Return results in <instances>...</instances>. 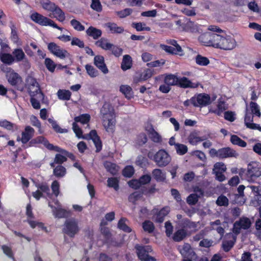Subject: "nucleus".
I'll use <instances>...</instances> for the list:
<instances>
[{"instance_id":"nucleus-52","label":"nucleus","mask_w":261,"mask_h":261,"mask_svg":"<svg viewBox=\"0 0 261 261\" xmlns=\"http://www.w3.org/2000/svg\"><path fill=\"white\" fill-rule=\"evenodd\" d=\"M196 63L200 66H206L210 63L208 59L198 55L195 58Z\"/></svg>"},{"instance_id":"nucleus-55","label":"nucleus","mask_w":261,"mask_h":261,"mask_svg":"<svg viewBox=\"0 0 261 261\" xmlns=\"http://www.w3.org/2000/svg\"><path fill=\"white\" fill-rule=\"evenodd\" d=\"M178 249L181 255L186 257L191 250V246L189 244L185 243L183 245L179 246Z\"/></svg>"},{"instance_id":"nucleus-40","label":"nucleus","mask_w":261,"mask_h":261,"mask_svg":"<svg viewBox=\"0 0 261 261\" xmlns=\"http://www.w3.org/2000/svg\"><path fill=\"white\" fill-rule=\"evenodd\" d=\"M0 60L3 63L8 65H11L14 62L13 56L7 53H1Z\"/></svg>"},{"instance_id":"nucleus-16","label":"nucleus","mask_w":261,"mask_h":261,"mask_svg":"<svg viewBox=\"0 0 261 261\" xmlns=\"http://www.w3.org/2000/svg\"><path fill=\"white\" fill-rule=\"evenodd\" d=\"M35 133L34 129L30 126H27L24 130L22 132L21 138L18 137L17 141H21L23 144H25L33 137Z\"/></svg>"},{"instance_id":"nucleus-11","label":"nucleus","mask_w":261,"mask_h":261,"mask_svg":"<svg viewBox=\"0 0 261 261\" xmlns=\"http://www.w3.org/2000/svg\"><path fill=\"white\" fill-rule=\"evenodd\" d=\"M192 100L195 101V107L205 106L210 104L212 102L209 95L206 94H200L197 96L192 97Z\"/></svg>"},{"instance_id":"nucleus-64","label":"nucleus","mask_w":261,"mask_h":261,"mask_svg":"<svg viewBox=\"0 0 261 261\" xmlns=\"http://www.w3.org/2000/svg\"><path fill=\"white\" fill-rule=\"evenodd\" d=\"M134 173V169L132 166H126L123 170V175L125 177H130Z\"/></svg>"},{"instance_id":"nucleus-5","label":"nucleus","mask_w":261,"mask_h":261,"mask_svg":"<svg viewBox=\"0 0 261 261\" xmlns=\"http://www.w3.org/2000/svg\"><path fill=\"white\" fill-rule=\"evenodd\" d=\"M261 176L260 168L257 162H251L248 164L246 172V179L249 182H254Z\"/></svg>"},{"instance_id":"nucleus-34","label":"nucleus","mask_w":261,"mask_h":261,"mask_svg":"<svg viewBox=\"0 0 261 261\" xmlns=\"http://www.w3.org/2000/svg\"><path fill=\"white\" fill-rule=\"evenodd\" d=\"M31 102L32 107L35 109L40 108V101L43 99V94L42 93H39L36 96H31Z\"/></svg>"},{"instance_id":"nucleus-44","label":"nucleus","mask_w":261,"mask_h":261,"mask_svg":"<svg viewBox=\"0 0 261 261\" xmlns=\"http://www.w3.org/2000/svg\"><path fill=\"white\" fill-rule=\"evenodd\" d=\"M57 95L60 99L63 100H68L70 99L71 93L68 90L60 89L57 92Z\"/></svg>"},{"instance_id":"nucleus-38","label":"nucleus","mask_w":261,"mask_h":261,"mask_svg":"<svg viewBox=\"0 0 261 261\" xmlns=\"http://www.w3.org/2000/svg\"><path fill=\"white\" fill-rule=\"evenodd\" d=\"M178 78L174 74H167L164 76V82L170 87L178 84Z\"/></svg>"},{"instance_id":"nucleus-2","label":"nucleus","mask_w":261,"mask_h":261,"mask_svg":"<svg viewBox=\"0 0 261 261\" xmlns=\"http://www.w3.org/2000/svg\"><path fill=\"white\" fill-rule=\"evenodd\" d=\"M214 42L213 47L223 50H231L237 45L235 39L228 35H223L216 33L213 37Z\"/></svg>"},{"instance_id":"nucleus-56","label":"nucleus","mask_w":261,"mask_h":261,"mask_svg":"<svg viewBox=\"0 0 261 261\" xmlns=\"http://www.w3.org/2000/svg\"><path fill=\"white\" fill-rule=\"evenodd\" d=\"M72 129L77 138L87 139V137L83 135V132L81 128L78 126L77 123H76L75 122H73L72 123Z\"/></svg>"},{"instance_id":"nucleus-50","label":"nucleus","mask_w":261,"mask_h":261,"mask_svg":"<svg viewBox=\"0 0 261 261\" xmlns=\"http://www.w3.org/2000/svg\"><path fill=\"white\" fill-rule=\"evenodd\" d=\"M107 186L110 188H114L116 191L119 189V180L116 177L108 178Z\"/></svg>"},{"instance_id":"nucleus-25","label":"nucleus","mask_w":261,"mask_h":261,"mask_svg":"<svg viewBox=\"0 0 261 261\" xmlns=\"http://www.w3.org/2000/svg\"><path fill=\"white\" fill-rule=\"evenodd\" d=\"M195 193L190 194L187 199V202L191 205H194L198 201V198L203 195V192L198 188L194 190Z\"/></svg>"},{"instance_id":"nucleus-31","label":"nucleus","mask_w":261,"mask_h":261,"mask_svg":"<svg viewBox=\"0 0 261 261\" xmlns=\"http://www.w3.org/2000/svg\"><path fill=\"white\" fill-rule=\"evenodd\" d=\"M227 109V107L226 104L223 101H219L218 103L217 109H213L212 108H210L209 112L220 116Z\"/></svg>"},{"instance_id":"nucleus-26","label":"nucleus","mask_w":261,"mask_h":261,"mask_svg":"<svg viewBox=\"0 0 261 261\" xmlns=\"http://www.w3.org/2000/svg\"><path fill=\"white\" fill-rule=\"evenodd\" d=\"M86 137H87V139H90L92 140L97 151H99L101 149V143L99 138L97 136L96 130H92L88 136Z\"/></svg>"},{"instance_id":"nucleus-29","label":"nucleus","mask_w":261,"mask_h":261,"mask_svg":"<svg viewBox=\"0 0 261 261\" xmlns=\"http://www.w3.org/2000/svg\"><path fill=\"white\" fill-rule=\"evenodd\" d=\"M161 47L163 50L167 53L179 55L180 56H182L183 55L182 50L180 46H178L177 48H176L174 46H168L166 45H161Z\"/></svg>"},{"instance_id":"nucleus-19","label":"nucleus","mask_w":261,"mask_h":261,"mask_svg":"<svg viewBox=\"0 0 261 261\" xmlns=\"http://www.w3.org/2000/svg\"><path fill=\"white\" fill-rule=\"evenodd\" d=\"M107 30L112 34H122L124 31L122 27L119 26L115 22H109L103 24Z\"/></svg>"},{"instance_id":"nucleus-3","label":"nucleus","mask_w":261,"mask_h":261,"mask_svg":"<svg viewBox=\"0 0 261 261\" xmlns=\"http://www.w3.org/2000/svg\"><path fill=\"white\" fill-rule=\"evenodd\" d=\"M148 157L153 160L156 165L161 167L166 166L171 160L169 153L164 149L159 150L154 155L152 152H149Z\"/></svg>"},{"instance_id":"nucleus-43","label":"nucleus","mask_w":261,"mask_h":261,"mask_svg":"<svg viewBox=\"0 0 261 261\" xmlns=\"http://www.w3.org/2000/svg\"><path fill=\"white\" fill-rule=\"evenodd\" d=\"M90 115L88 114H83L74 118V122L76 123L80 122L83 124H88L90 120Z\"/></svg>"},{"instance_id":"nucleus-22","label":"nucleus","mask_w":261,"mask_h":261,"mask_svg":"<svg viewBox=\"0 0 261 261\" xmlns=\"http://www.w3.org/2000/svg\"><path fill=\"white\" fill-rule=\"evenodd\" d=\"M178 84L183 88H196L200 85L199 83H193L186 77L178 79Z\"/></svg>"},{"instance_id":"nucleus-59","label":"nucleus","mask_w":261,"mask_h":261,"mask_svg":"<svg viewBox=\"0 0 261 261\" xmlns=\"http://www.w3.org/2000/svg\"><path fill=\"white\" fill-rule=\"evenodd\" d=\"M50 123H51L53 128L58 133H66L68 132L67 129L62 128L55 121L51 120L50 119Z\"/></svg>"},{"instance_id":"nucleus-45","label":"nucleus","mask_w":261,"mask_h":261,"mask_svg":"<svg viewBox=\"0 0 261 261\" xmlns=\"http://www.w3.org/2000/svg\"><path fill=\"white\" fill-rule=\"evenodd\" d=\"M118 227L124 231L130 232L132 231L131 228L128 225V221L126 219L122 218L118 223Z\"/></svg>"},{"instance_id":"nucleus-41","label":"nucleus","mask_w":261,"mask_h":261,"mask_svg":"<svg viewBox=\"0 0 261 261\" xmlns=\"http://www.w3.org/2000/svg\"><path fill=\"white\" fill-rule=\"evenodd\" d=\"M120 91L127 99H130L133 97V92L130 86L128 85H121L120 87Z\"/></svg>"},{"instance_id":"nucleus-18","label":"nucleus","mask_w":261,"mask_h":261,"mask_svg":"<svg viewBox=\"0 0 261 261\" xmlns=\"http://www.w3.org/2000/svg\"><path fill=\"white\" fill-rule=\"evenodd\" d=\"M94 65L104 74H107L109 70L105 63L104 57L101 55H97L94 58Z\"/></svg>"},{"instance_id":"nucleus-48","label":"nucleus","mask_w":261,"mask_h":261,"mask_svg":"<svg viewBox=\"0 0 261 261\" xmlns=\"http://www.w3.org/2000/svg\"><path fill=\"white\" fill-rule=\"evenodd\" d=\"M85 69L87 74L92 78L96 77L99 75L98 70L91 65H86Z\"/></svg>"},{"instance_id":"nucleus-8","label":"nucleus","mask_w":261,"mask_h":261,"mask_svg":"<svg viewBox=\"0 0 261 261\" xmlns=\"http://www.w3.org/2000/svg\"><path fill=\"white\" fill-rule=\"evenodd\" d=\"M50 51L56 57L60 59H70V54L65 49L54 43H50Z\"/></svg>"},{"instance_id":"nucleus-17","label":"nucleus","mask_w":261,"mask_h":261,"mask_svg":"<svg viewBox=\"0 0 261 261\" xmlns=\"http://www.w3.org/2000/svg\"><path fill=\"white\" fill-rule=\"evenodd\" d=\"M53 16L60 21L65 20V15L63 12L55 4L50 3V15Z\"/></svg>"},{"instance_id":"nucleus-28","label":"nucleus","mask_w":261,"mask_h":261,"mask_svg":"<svg viewBox=\"0 0 261 261\" xmlns=\"http://www.w3.org/2000/svg\"><path fill=\"white\" fill-rule=\"evenodd\" d=\"M54 215L56 217L64 218L70 215V212L61 207L60 205H58L57 207H52Z\"/></svg>"},{"instance_id":"nucleus-39","label":"nucleus","mask_w":261,"mask_h":261,"mask_svg":"<svg viewBox=\"0 0 261 261\" xmlns=\"http://www.w3.org/2000/svg\"><path fill=\"white\" fill-rule=\"evenodd\" d=\"M132 66V58L129 55H124L121 63V68L123 70H126L131 68Z\"/></svg>"},{"instance_id":"nucleus-12","label":"nucleus","mask_w":261,"mask_h":261,"mask_svg":"<svg viewBox=\"0 0 261 261\" xmlns=\"http://www.w3.org/2000/svg\"><path fill=\"white\" fill-rule=\"evenodd\" d=\"M253 122V116L248 112V107L246 106V114L244 118V123L246 126L251 129H257L261 132V126Z\"/></svg>"},{"instance_id":"nucleus-33","label":"nucleus","mask_w":261,"mask_h":261,"mask_svg":"<svg viewBox=\"0 0 261 261\" xmlns=\"http://www.w3.org/2000/svg\"><path fill=\"white\" fill-rule=\"evenodd\" d=\"M104 167L107 171L113 175L116 174L119 170V167L116 164L110 162H105Z\"/></svg>"},{"instance_id":"nucleus-36","label":"nucleus","mask_w":261,"mask_h":261,"mask_svg":"<svg viewBox=\"0 0 261 261\" xmlns=\"http://www.w3.org/2000/svg\"><path fill=\"white\" fill-rule=\"evenodd\" d=\"M230 142L233 145L241 147H245L247 146V143L236 135H230Z\"/></svg>"},{"instance_id":"nucleus-9","label":"nucleus","mask_w":261,"mask_h":261,"mask_svg":"<svg viewBox=\"0 0 261 261\" xmlns=\"http://www.w3.org/2000/svg\"><path fill=\"white\" fill-rule=\"evenodd\" d=\"M251 224L250 220L246 217H242L239 220L234 222L233 227V232L235 234H239L242 229H248Z\"/></svg>"},{"instance_id":"nucleus-15","label":"nucleus","mask_w":261,"mask_h":261,"mask_svg":"<svg viewBox=\"0 0 261 261\" xmlns=\"http://www.w3.org/2000/svg\"><path fill=\"white\" fill-rule=\"evenodd\" d=\"M251 190L252 194L254 195L253 199L252 200V204L255 206H258L261 204V187L259 186H248Z\"/></svg>"},{"instance_id":"nucleus-37","label":"nucleus","mask_w":261,"mask_h":261,"mask_svg":"<svg viewBox=\"0 0 261 261\" xmlns=\"http://www.w3.org/2000/svg\"><path fill=\"white\" fill-rule=\"evenodd\" d=\"M95 44L104 50H110L113 46V44L110 43L107 39L101 38L97 41Z\"/></svg>"},{"instance_id":"nucleus-1","label":"nucleus","mask_w":261,"mask_h":261,"mask_svg":"<svg viewBox=\"0 0 261 261\" xmlns=\"http://www.w3.org/2000/svg\"><path fill=\"white\" fill-rule=\"evenodd\" d=\"M102 124L106 131L113 133L116 124L114 108L109 103H105L100 111Z\"/></svg>"},{"instance_id":"nucleus-4","label":"nucleus","mask_w":261,"mask_h":261,"mask_svg":"<svg viewBox=\"0 0 261 261\" xmlns=\"http://www.w3.org/2000/svg\"><path fill=\"white\" fill-rule=\"evenodd\" d=\"M80 230L79 221L77 219L73 218L68 219L64 222L63 232L70 238H74Z\"/></svg>"},{"instance_id":"nucleus-21","label":"nucleus","mask_w":261,"mask_h":261,"mask_svg":"<svg viewBox=\"0 0 261 261\" xmlns=\"http://www.w3.org/2000/svg\"><path fill=\"white\" fill-rule=\"evenodd\" d=\"M219 158H237L239 154L236 150L230 148L225 147L219 149Z\"/></svg>"},{"instance_id":"nucleus-23","label":"nucleus","mask_w":261,"mask_h":261,"mask_svg":"<svg viewBox=\"0 0 261 261\" xmlns=\"http://www.w3.org/2000/svg\"><path fill=\"white\" fill-rule=\"evenodd\" d=\"M31 18L33 21L40 25L45 26L49 25L48 19L37 12L32 13L31 15Z\"/></svg>"},{"instance_id":"nucleus-32","label":"nucleus","mask_w":261,"mask_h":261,"mask_svg":"<svg viewBox=\"0 0 261 261\" xmlns=\"http://www.w3.org/2000/svg\"><path fill=\"white\" fill-rule=\"evenodd\" d=\"M87 35L91 37L94 39H97L101 36L102 32L99 29L93 27H90L86 31Z\"/></svg>"},{"instance_id":"nucleus-10","label":"nucleus","mask_w":261,"mask_h":261,"mask_svg":"<svg viewBox=\"0 0 261 261\" xmlns=\"http://www.w3.org/2000/svg\"><path fill=\"white\" fill-rule=\"evenodd\" d=\"M26 215L27 216V222L32 228L38 227L42 230L45 229L42 223L33 220L34 218V215L32 212V207L30 203L28 204L27 205Z\"/></svg>"},{"instance_id":"nucleus-57","label":"nucleus","mask_w":261,"mask_h":261,"mask_svg":"<svg viewBox=\"0 0 261 261\" xmlns=\"http://www.w3.org/2000/svg\"><path fill=\"white\" fill-rule=\"evenodd\" d=\"M142 227L145 231L148 233H151L154 229V226L153 223L150 221H145L142 224Z\"/></svg>"},{"instance_id":"nucleus-27","label":"nucleus","mask_w":261,"mask_h":261,"mask_svg":"<svg viewBox=\"0 0 261 261\" xmlns=\"http://www.w3.org/2000/svg\"><path fill=\"white\" fill-rule=\"evenodd\" d=\"M67 151L63 150L59 153L56 154L54 162L51 164L52 167H54L55 164H62L67 160L66 155H67Z\"/></svg>"},{"instance_id":"nucleus-20","label":"nucleus","mask_w":261,"mask_h":261,"mask_svg":"<svg viewBox=\"0 0 261 261\" xmlns=\"http://www.w3.org/2000/svg\"><path fill=\"white\" fill-rule=\"evenodd\" d=\"M216 33H206L201 35L198 38L199 41L203 45L213 46L214 39Z\"/></svg>"},{"instance_id":"nucleus-61","label":"nucleus","mask_w":261,"mask_h":261,"mask_svg":"<svg viewBox=\"0 0 261 261\" xmlns=\"http://www.w3.org/2000/svg\"><path fill=\"white\" fill-rule=\"evenodd\" d=\"M72 27L77 31H83L85 30V27L81 22L76 19H72L70 21Z\"/></svg>"},{"instance_id":"nucleus-46","label":"nucleus","mask_w":261,"mask_h":261,"mask_svg":"<svg viewBox=\"0 0 261 261\" xmlns=\"http://www.w3.org/2000/svg\"><path fill=\"white\" fill-rule=\"evenodd\" d=\"M153 177L158 181H164L166 179L165 173L161 169H155L152 171Z\"/></svg>"},{"instance_id":"nucleus-49","label":"nucleus","mask_w":261,"mask_h":261,"mask_svg":"<svg viewBox=\"0 0 261 261\" xmlns=\"http://www.w3.org/2000/svg\"><path fill=\"white\" fill-rule=\"evenodd\" d=\"M249 106L251 113L259 118L261 116V112L259 106L256 102L252 101L250 103Z\"/></svg>"},{"instance_id":"nucleus-35","label":"nucleus","mask_w":261,"mask_h":261,"mask_svg":"<svg viewBox=\"0 0 261 261\" xmlns=\"http://www.w3.org/2000/svg\"><path fill=\"white\" fill-rule=\"evenodd\" d=\"M12 54L13 56V57L14 58V61L15 62H18L23 60L24 59H26L25 55L22 49L21 48L15 49L13 51ZM25 61L28 62L27 60H25Z\"/></svg>"},{"instance_id":"nucleus-13","label":"nucleus","mask_w":261,"mask_h":261,"mask_svg":"<svg viewBox=\"0 0 261 261\" xmlns=\"http://www.w3.org/2000/svg\"><path fill=\"white\" fill-rule=\"evenodd\" d=\"M28 83V91L31 96H36L39 93H42L40 91L38 83L33 77H29L27 80Z\"/></svg>"},{"instance_id":"nucleus-24","label":"nucleus","mask_w":261,"mask_h":261,"mask_svg":"<svg viewBox=\"0 0 261 261\" xmlns=\"http://www.w3.org/2000/svg\"><path fill=\"white\" fill-rule=\"evenodd\" d=\"M188 142L192 145H196L198 143L204 141L205 138L199 136L196 131L191 132L188 137Z\"/></svg>"},{"instance_id":"nucleus-51","label":"nucleus","mask_w":261,"mask_h":261,"mask_svg":"<svg viewBox=\"0 0 261 261\" xmlns=\"http://www.w3.org/2000/svg\"><path fill=\"white\" fill-rule=\"evenodd\" d=\"M187 235V232L185 230L181 229L177 230L173 236V240L176 242L181 241Z\"/></svg>"},{"instance_id":"nucleus-60","label":"nucleus","mask_w":261,"mask_h":261,"mask_svg":"<svg viewBox=\"0 0 261 261\" xmlns=\"http://www.w3.org/2000/svg\"><path fill=\"white\" fill-rule=\"evenodd\" d=\"M191 155L196 156L200 161L205 162L206 161V156L204 152L200 150H195L191 152Z\"/></svg>"},{"instance_id":"nucleus-30","label":"nucleus","mask_w":261,"mask_h":261,"mask_svg":"<svg viewBox=\"0 0 261 261\" xmlns=\"http://www.w3.org/2000/svg\"><path fill=\"white\" fill-rule=\"evenodd\" d=\"M39 190L33 193V197L37 200H39L41 197L45 196V194H46L47 195L48 194L47 186L42 185L39 187Z\"/></svg>"},{"instance_id":"nucleus-47","label":"nucleus","mask_w":261,"mask_h":261,"mask_svg":"<svg viewBox=\"0 0 261 261\" xmlns=\"http://www.w3.org/2000/svg\"><path fill=\"white\" fill-rule=\"evenodd\" d=\"M53 173L57 177H63L66 173V169L64 167L60 165L54 168Z\"/></svg>"},{"instance_id":"nucleus-14","label":"nucleus","mask_w":261,"mask_h":261,"mask_svg":"<svg viewBox=\"0 0 261 261\" xmlns=\"http://www.w3.org/2000/svg\"><path fill=\"white\" fill-rule=\"evenodd\" d=\"M170 212V208L168 206H166L158 211L156 209L152 210L153 214V220L156 222L162 223L164 220V218L167 216Z\"/></svg>"},{"instance_id":"nucleus-58","label":"nucleus","mask_w":261,"mask_h":261,"mask_svg":"<svg viewBox=\"0 0 261 261\" xmlns=\"http://www.w3.org/2000/svg\"><path fill=\"white\" fill-rule=\"evenodd\" d=\"M175 149L178 154L184 155L188 151V147L184 144L177 143L175 145Z\"/></svg>"},{"instance_id":"nucleus-7","label":"nucleus","mask_w":261,"mask_h":261,"mask_svg":"<svg viewBox=\"0 0 261 261\" xmlns=\"http://www.w3.org/2000/svg\"><path fill=\"white\" fill-rule=\"evenodd\" d=\"M135 248L137 250V253L138 257L143 261H155V259L148 255V253L151 251L152 249L150 246H142L136 245Z\"/></svg>"},{"instance_id":"nucleus-63","label":"nucleus","mask_w":261,"mask_h":261,"mask_svg":"<svg viewBox=\"0 0 261 261\" xmlns=\"http://www.w3.org/2000/svg\"><path fill=\"white\" fill-rule=\"evenodd\" d=\"M148 135L153 142L155 143H160L162 141L161 136L155 130Z\"/></svg>"},{"instance_id":"nucleus-6","label":"nucleus","mask_w":261,"mask_h":261,"mask_svg":"<svg viewBox=\"0 0 261 261\" xmlns=\"http://www.w3.org/2000/svg\"><path fill=\"white\" fill-rule=\"evenodd\" d=\"M8 81L12 86L17 87L18 90L23 91L24 87L21 76L14 70H10L6 74Z\"/></svg>"},{"instance_id":"nucleus-62","label":"nucleus","mask_w":261,"mask_h":261,"mask_svg":"<svg viewBox=\"0 0 261 261\" xmlns=\"http://www.w3.org/2000/svg\"><path fill=\"white\" fill-rule=\"evenodd\" d=\"M226 170V166L222 162H218L214 165L213 172L219 171L223 173Z\"/></svg>"},{"instance_id":"nucleus-54","label":"nucleus","mask_w":261,"mask_h":261,"mask_svg":"<svg viewBox=\"0 0 261 261\" xmlns=\"http://www.w3.org/2000/svg\"><path fill=\"white\" fill-rule=\"evenodd\" d=\"M91 8L97 12H100L102 10V5L100 0H91Z\"/></svg>"},{"instance_id":"nucleus-42","label":"nucleus","mask_w":261,"mask_h":261,"mask_svg":"<svg viewBox=\"0 0 261 261\" xmlns=\"http://www.w3.org/2000/svg\"><path fill=\"white\" fill-rule=\"evenodd\" d=\"M184 29L188 32L192 33L199 32L201 30L200 29V26L198 24H195L192 21L188 22L186 25Z\"/></svg>"},{"instance_id":"nucleus-53","label":"nucleus","mask_w":261,"mask_h":261,"mask_svg":"<svg viewBox=\"0 0 261 261\" xmlns=\"http://www.w3.org/2000/svg\"><path fill=\"white\" fill-rule=\"evenodd\" d=\"M30 121L31 124L34 126L38 128V131L40 134L43 133V130L41 128V123L38 119L35 116L32 115L30 118Z\"/></svg>"}]
</instances>
